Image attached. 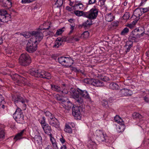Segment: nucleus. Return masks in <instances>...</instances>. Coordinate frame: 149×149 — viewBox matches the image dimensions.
<instances>
[{
    "label": "nucleus",
    "mask_w": 149,
    "mask_h": 149,
    "mask_svg": "<svg viewBox=\"0 0 149 149\" xmlns=\"http://www.w3.org/2000/svg\"><path fill=\"white\" fill-rule=\"evenodd\" d=\"M136 31H137L140 38L143 36L144 33V29L142 27H139V28H136Z\"/></svg>",
    "instance_id": "nucleus-24"
},
{
    "label": "nucleus",
    "mask_w": 149,
    "mask_h": 149,
    "mask_svg": "<svg viewBox=\"0 0 149 149\" xmlns=\"http://www.w3.org/2000/svg\"><path fill=\"white\" fill-rule=\"evenodd\" d=\"M70 39L72 40H73L75 41H78L79 40V39L77 38H76L75 36H72L70 37Z\"/></svg>",
    "instance_id": "nucleus-46"
},
{
    "label": "nucleus",
    "mask_w": 149,
    "mask_h": 149,
    "mask_svg": "<svg viewBox=\"0 0 149 149\" xmlns=\"http://www.w3.org/2000/svg\"><path fill=\"white\" fill-rule=\"evenodd\" d=\"M67 37H66L65 36L63 37L62 38H61L62 42L66 41L67 40Z\"/></svg>",
    "instance_id": "nucleus-55"
},
{
    "label": "nucleus",
    "mask_w": 149,
    "mask_h": 149,
    "mask_svg": "<svg viewBox=\"0 0 149 149\" xmlns=\"http://www.w3.org/2000/svg\"><path fill=\"white\" fill-rule=\"evenodd\" d=\"M141 0V2L140 5V6H142L143 3L146 2L147 1V0Z\"/></svg>",
    "instance_id": "nucleus-61"
},
{
    "label": "nucleus",
    "mask_w": 149,
    "mask_h": 149,
    "mask_svg": "<svg viewBox=\"0 0 149 149\" xmlns=\"http://www.w3.org/2000/svg\"><path fill=\"white\" fill-rule=\"evenodd\" d=\"M70 93L72 98H74L76 102L80 105L79 107H73L72 109V114L77 119L80 120L81 119V115L80 113L79 108L81 109L82 111L84 110V108L81 106L84 104V100L81 96L85 99L91 101V98L88 92L85 90H82L79 88L76 89L72 88L70 91Z\"/></svg>",
    "instance_id": "nucleus-1"
},
{
    "label": "nucleus",
    "mask_w": 149,
    "mask_h": 149,
    "mask_svg": "<svg viewBox=\"0 0 149 149\" xmlns=\"http://www.w3.org/2000/svg\"><path fill=\"white\" fill-rule=\"evenodd\" d=\"M4 98L3 97L2 95H0V105L2 104H3L5 102L4 101Z\"/></svg>",
    "instance_id": "nucleus-47"
},
{
    "label": "nucleus",
    "mask_w": 149,
    "mask_h": 149,
    "mask_svg": "<svg viewBox=\"0 0 149 149\" xmlns=\"http://www.w3.org/2000/svg\"><path fill=\"white\" fill-rule=\"evenodd\" d=\"M24 131V130H22L21 131L18 133L15 136L14 139L16 140V141H17L22 139V136Z\"/></svg>",
    "instance_id": "nucleus-26"
},
{
    "label": "nucleus",
    "mask_w": 149,
    "mask_h": 149,
    "mask_svg": "<svg viewBox=\"0 0 149 149\" xmlns=\"http://www.w3.org/2000/svg\"><path fill=\"white\" fill-rule=\"evenodd\" d=\"M42 127L43 128L45 133L51 136L52 134L51 133L52 131L50 126H49L48 124L45 125H42Z\"/></svg>",
    "instance_id": "nucleus-16"
},
{
    "label": "nucleus",
    "mask_w": 149,
    "mask_h": 149,
    "mask_svg": "<svg viewBox=\"0 0 149 149\" xmlns=\"http://www.w3.org/2000/svg\"><path fill=\"white\" fill-rule=\"evenodd\" d=\"M50 138V141L52 142V144L53 143H56V141L54 138L52 137V136Z\"/></svg>",
    "instance_id": "nucleus-54"
},
{
    "label": "nucleus",
    "mask_w": 149,
    "mask_h": 149,
    "mask_svg": "<svg viewBox=\"0 0 149 149\" xmlns=\"http://www.w3.org/2000/svg\"><path fill=\"white\" fill-rule=\"evenodd\" d=\"M29 73L35 77L41 78L49 79L51 78V74L43 70L32 68L29 71Z\"/></svg>",
    "instance_id": "nucleus-2"
},
{
    "label": "nucleus",
    "mask_w": 149,
    "mask_h": 149,
    "mask_svg": "<svg viewBox=\"0 0 149 149\" xmlns=\"http://www.w3.org/2000/svg\"><path fill=\"white\" fill-rule=\"evenodd\" d=\"M74 12L75 14L78 16H83L84 17L85 14L84 13H86V12H84L82 11H79L78 10L74 11Z\"/></svg>",
    "instance_id": "nucleus-32"
},
{
    "label": "nucleus",
    "mask_w": 149,
    "mask_h": 149,
    "mask_svg": "<svg viewBox=\"0 0 149 149\" xmlns=\"http://www.w3.org/2000/svg\"><path fill=\"white\" fill-rule=\"evenodd\" d=\"M105 19L106 21L108 22H110L112 21L113 18V16L110 13L108 14H106L105 16Z\"/></svg>",
    "instance_id": "nucleus-27"
},
{
    "label": "nucleus",
    "mask_w": 149,
    "mask_h": 149,
    "mask_svg": "<svg viewBox=\"0 0 149 149\" xmlns=\"http://www.w3.org/2000/svg\"><path fill=\"white\" fill-rule=\"evenodd\" d=\"M66 57H60L58 58V61L60 64L63 65L65 63L64 62L66 58Z\"/></svg>",
    "instance_id": "nucleus-34"
},
{
    "label": "nucleus",
    "mask_w": 149,
    "mask_h": 149,
    "mask_svg": "<svg viewBox=\"0 0 149 149\" xmlns=\"http://www.w3.org/2000/svg\"><path fill=\"white\" fill-rule=\"evenodd\" d=\"M74 19H68V21L69 22L71 23H73L74 22Z\"/></svg>",
    "instance_id": "nucleus-58"
},
{
    "label": "nucleus",
    "mask_w": 149,
    "mask_h": 149,
    "mask_svg": "<svg viewBox=\"0 0 149 149\" xmlns=\"http://www.w3.org/2000/svg\"><path fill=\"white\" fill-rule=\"evenodd\" d=\"M83 4L81 3H79V9H83Z\"/></svg>",
    "instance_id": "nucleus-62"
},
{
    "label": "nucleus",
    "mask_w": 149,
    "mask_h": 149,
    "mask_svg": "<svg viewBox=\"0 0 149 149\" xmlns=\"http://www.w3.org/2000/svg\"><path fill=\"white\" fill-rule=\"evenodd\" d=\"M144 100H145V101L147 102H148L149 101V100L148 98L146 97H144Z\"/></svg>",
    "instance_id": "nucleus-63"
},
{
    "label": "nucleus",
    "mask_w": 149,
    "mask_h": 149,
    "mask_svg": "<svg viewBox=\"0 0 149 149\" xmlns=\"http://www.w3.org/2000/svg\"><path fill=\"white\" fill-rule=\"evenodd\" d=\"M92 21L91 19H87L82 24L81 26L84 28L86 29L88 28L92 24Z\"/></svg>",
    "instance_id": "nucleus-21"
},
{
    "label": "nucleus",
    "mask_w": 149,
    "mask_h": 149,
    "mask_svg": "<svg viewBox=\"0 0 149 149\" xmlns=\"http://www.w3.org/2000/svg\"><path fill=\"white\" fill-rule=\"evenodd\" d=\"M84 82L86 84L93 85L97 87L102 86L104 85V82L102 80L93 79H85L84 80Z\"/></svg>",
    "instance_id": "nucleus-6"
},
{
    "label": "nucleus",
    "mask_w": 149,
    "mask_h": 149,
    "mask_svg": "<svg viewBox=\"0 0 149 149\" xmlns=\"http://www.w3.org/2000/svg\"><path fill=\"white\" fill-rule=\"evenodd\" d=\"M53 147L55 149H58V148L57 146L56 142L52 144Z\"/></svg>",
    "instance_id": "nucleus-53"
},
{
    "label": "nucleus",
    "mask_w": 149,
    "mask_h": 149,
    "mask_svg": "<svg viewBox=\"0 0 149 149\" xmlns=\"http://www.w3.org/2000/svg\"><path fill=\"white\" fill-rule=\"evenodd\" d=\"M24 103H22V105L23 107L22 109L23 110H25L26 107V105L25 104V103H27L29 101L26 99H24Z\"/></svg>",
    "instance_id": "nucleus-43"
},
{
    "label": "nucleus",
    "mask_w": 149,
    "mask_h": 149,
    "mask_svg": "<svg viewBox=\"0 0 149 149\" xmlns=\"http://www.w3.org/2000/svg\"><path fill=\"white\" fill-rule=\"evenodd\" d=\"M22 35L26 38H28L31 36H32V32H28L22 34Z\"/></svg>",
    "instance_id": "nucleus-39"
},
{
    "label": "nucleus",
    "mask_w": 149,
    "mask_h": 149,
    "mask_svg": "<svg viewBox=\"0 0 149 149\" xmlns=\"http://www.w3.org/2000/svg\"><path fill=\"white\" fill-rule=\"evenodd\" d=\"M39 120L41 125L42 127V125H45L47 124L46 123L45 118L44 116H42L40 120L39 119Z\"/></svg>",
    "instance_id": "nucleus-36"
},
{
    "label": "nucleus",
    "mask_w": 149,
    "mask_h": 149,
    "mask_svg": "<svg viewBox=\"0 0 149 149\" xmlns=\"http://www.w3.org/2000/svg\"><path fill=\"white\" fill-rule=\"evenodd\" d=\"M56 41H57L58 42H59L60 43H61V42H62L61 38L60 37H58L57 38Z\"/></svg>",
    "instance_id": "nucleus-59"
},
{
    "label": "nucleus",
    "mask_w": 149,
    "mask_h": 149,
    "mask_svg": "<svg viewBox=\"0 0 149 149\" xmlns=\"http://www.w3.org/2000/svg\"><path fill=\"white\" fill-rule=\"evenodd\" d=\"M60 149H67V147L66 146L63 145L61 146Z\"/></svg>",
    "instance_id": "nucleus-64"
},
{
    "label": "nucleus",
    "mask_w": 149,
    "mask_h": 149,
    "mask_svg": "<svg viewBox=\"0 0 149 149\" xmlns=\"http://www.w3.org/2000/svg\"><path fill=\"white\" fill-rule=\"evenodd\" d=\"M116 122L121 125H122L124 124L123 121L120 118L119 119L118 121L117 120Z\"/></svg>",
    "instance_id": "nucleus-49"
},
{
    "label": "nucleus",
    "mask_w": 149,
    "mask_h": 149,
    "mask_svg": "<svg viewBox=\"0 0 149 149\" xmlns=\"http://www.w3.org/2000/svg\"><path fill=\"white\" fill-rule=\"evenodd\" d=\"M37 41L33 40V39H30L29 40L26 45V50L29 53H33L35 52L37 48L38 43Z\"/></svg>",
    "instance_id": "nucleus-5"
},
{
    "label": "nucleus",
    "mask_w": 149,
    "mask_h": 149,
    "mask_svg": "<svg viewBox=\"0 0 149 149\" xmlns=\"http://www.w3.org/2000/svg\"><path fill=\"white\" fill-rule=\"evenodd\" d=\"M118 22L117 21H115L112 23V25L113 27H116L118 25Z\"/></svg>",
    "instance_id": "nucleus-50"
},
{
    "label": "nucleus",
    "mask_w": 149,
    "mask_h": 149,
    "mask_svg": "<svg viewBox=\"0 0 149 149\" xmlns=\"http://www.w3.org/2000/svg\"><path fill=\"white\" fill-rule=\"evenodd\" d=\"M8 3L9 6H11L12 4L11 0H0V4L1 6L3 7H7L8 8ZM9 7L8 8H10Z\"/></svg>",
    "instance_id": "nucleus-20"
},
{
    "label": "nucleus",
    "mask_w": 149,
    "mask_h": 149,
    "mask_svg": "<svg viewBox=\"0 0 149 149\" xmlns=\"http://www.w3.org/2000/svg\"><path fill=\"white\" fill-rule=\"evenodd\" d=\"M5 136V133L4 130L0 128V140L3 139Z\"/></svg>",
    "instance_id": "nucleus-38"
},
{
    "label": "nucleus",
    "mask_w": 149,
    "mask_h": 149,
    "mask_svg": "<svg viewBox=\"0 0 149 149\" xmlns=\"http://www.w3.org/2000/svg\"><path fill=\"white\" fill-rule=\"evenodd\" d=\"M96 139L100 142H106L107 136L106 134L100 130H97L96 131Z\"/></svg>",
    "instance_id": "nucleus-8"
},
{
    "label": "nucleus",
    "mask_w": 149,
    "mask_h": 149,
    "mask_svg": "<svg viewBox=\"0 0 149 149\" xmlns=\"http://www.w3.org/2000/svg\"><path fill=\"white\" fill-rule=\"evenodd\" d=\"M63 3V1L62 0H57L55 3V5L56 7L60 9V7H61Z\"/></svg>",
    "instance_id": "nucleus-35"
},
{
    "label": "nucleus",
    "mask_w": 149,
    "mask_h": 149,
    "mask_svg": "<svg viewBox=\"0 0 149 149\" xmlns=\"http://www.w3.org/2000/svg\"><path fill=\"white\" fill-rule=\"evenodd\" d=\"M24 116L22 110L18 108L16 109L13 114V117L15 120L16 121H20L19 123H21L24 121Z\"/></svg>",
    "instance_id": "nucleus-9"
},
{
    "label": "nucleus",
    "mask_w": 149,
    "mask_h": 149,
    "mask_svg": "<svg viewBox=\"0 0 149 149\" xmlns=\"http://www.w3.org/2000/svg\"><path fill=\"white\" fill-rule=\"evenodd\" d=\"M73 9H79V3L77 4H76L74 5L73 6Z\"/></svg>",
    "instance_id": "nucleus-51"
},
{
    "label": "nucleus",
    "mask_w": 149,
    "mask_h": 149,
    "mask_svg": "<svg viewBox=\"0 0 149 149\" xmlns=\"http://www.w3.org/2000/svg\"><path fill=\"white\" fill-rule=\"evenodd\" d=\"M102 105L105 107L108 106V102L107 100L105 99L103 100L102 101Z\"/></svg>",
    "instance_id": "nucleus-45"
},
{
    "label": "nucleus",
    "mask_w": 149,
    "mask_h": 149,
    "mask_svg": "<svg viewBox=\"0 0 149 149\" xmlns=\"http://www.w3.org/2000/svg\"><path fill=\"white\" fill-rule=\"evenodd\" d=\"M57 100L59 101L62 102H65V101L63 99V97L60 96L59 94H57L55 95L54 97Z\"/></svg>",
    "instance_id": "nucleus-31"
},
{
    "label": "nucleus",
    "mask_w": 149,
    "mask_h": 149,
    "mask_svg": "<svg viewBox=\"0 0 149 149\" xmlns=\"http://www.w3.org/2000/svg\"><path fill=\"white\" fill-rule=\"evenodd\" d=\"M64 130L65 132L70 134L72 133V128L70 127L68 124L65 125Z\"/></svg>",
    "instance_id": "nucleus-30"
},
{
    "label": "nucleus",
    "mask_w": 149,
    "mask_h": 149,
    "mask_svg": "<svg viewBox=\"0 0 149 149\" xmlns=\"http://www.w3.org/2000/svg\"><path fill=\"white\" fill-rule=\"evenodd\" d=\"M122 96H130L132 94L131 90L126 88H123L120 90L119 92Z\"/></svg>",
    "instance_id": "nucleus-17"
},
{
    "label": "nucleus",
    "mask_w": 149,
    "mask_h": 149,
    "mask_svg": "<svg viewBox=\"0 0 149 149\" xmlns=\"http://www.w3.org/2000/svg\"><path fill=\"white\" fill-rule=\"evenodd\" d=\"M132 117L134 119H141L143 117L141 115L137 112L134 113L132 114Z\"/></svg>",
    "instance_id": "nucleus-29"
},
{
    "label": "nucleus",
    "mask_w": 149,
    "mask_h": 149,
    "mask_svg": "<svg viewBox=\"0 0 149 149\" xmlns=\"http://www.w3.org/2000/svg\"><path fill=\"white\" fill-rule=\"evenodd\" d=\"M12 78L13 80L16 81L18 84L20 83H23L22 81L24 82L26 80V79L23 77L17 74L12 76Z\"/></svg>",
    "instance_id": "nucleus-14"
},
{
    "label": "nucleus",
    "mask_w": 149,
    "mask_h": 149,
    "mask_svg": "<svg viewBox=\"0 0 149 149\" xmlns=\"http://www.w3.org/2000/svg\"><path fill=\"white\" fill-rule=\"evenodd\" d=\"M61 136L62 137L60 139V141L62 143H63L65 142V140L62 135Z\"/></svg>",
    "instance_id": "nucleus-52"
},
{
    "label": "nucleus",
    "mask_w": 149,
    "mask_h": 149,
    "mask_svg": "<svg viewBox=\"0 0 149 149\" xmlns=\"http://www.w3.org/2000/svg\"><path fill=\"white\" fill-rule=\"evenodd\" d=\"M129 31V29L127 27H125L123 30L121 32L122 35H125L128 33Z\"/></svg>",
    "instance_id": "nucleus-40"
},
{
    "label": "nucleus",
    "mask_w": 149,
    "mask_h": 149,
    "mask_svg": "<svg viewBox=\"0 0 149 149\" xmlns=\"http://www.w3.org/2000/svg\"><path fill=\"white\" fill-rule=\"evenodd\" d=\"M97 10H90L88 12H86L84 14V17L88 18L91 20L96 18L98 15Z\"/></svg>",
    "instance_id": "nucleus-10"
},
{
    "label": "nucleus",
    "mask_w": 149,
    "mask_h": 149,
    "mask_svg": "<svg viewBox=\"0 0 149 149\" xmlns=\"http://www.w3.org/2000/svg\"><path fill=\"white\" fill-rule=\"evenodd\" d=\"M11 16L6 10H0V22H7L10 20Z\"/></svg>",
    "instance_id": "nucleus-7"
},
{
    "label": "nucleus",
    "mask_w": 149,
    "mask_h": 149,
    "mask_svg": "<svg viewBox=\"0 0 149 149\" xmlns=\"http://www.w3.org/2000/svg\"><path fill=\"white\" fill-rule=\"evenodd\" d=\"M32 2L31 0H22L21 2L22 3H27Z\"/></svg>",
    "instance_id": "nucleus-48"
},
{
    "label": "nucleus",
    "mask_w": 149,
    "mask_h": 149,
    "mask_svg": "<svg viewBox=\"0 0 149 149\" xmlns=\"http://www.w3.org/2000/svg\"><path fill=\"white\" fill-rule=\"evenodd\" d=\"M96 1V0H89L88 3L89 4H91L94 3Z\"/></svg>",
    "instance_id": "nucleus-57"
},
{
    "label": "nucleus",
    "mask_w": 149,
    "mask_h": 149,
    "mask_svg": "<svg viewBox=\"0 0 149 149\" xmlns=\"http://www.w3.org/2000/svg\"><path fill=\"white\" fill-rule=\"evenodd\" d=\"M149 9V7H146V8H139V7H138L137 8H136L135 9Z\"/></svg>",
    "instance_id": "nucleus-60"
},
{
    "label": "nucleus",
    "mask_w": 149,
    "mask_h": 149,
    "mask_svg": "<svg viewBox=\"0 0 149 149\" xmlns=\"http://www.w3.org/2000/svg\"><path fill=\"white\" fill-rule=\"evenodd\" d=\"M61 43H60L57 41H56L55 42L54 45L53 46V47L57 48H58L59 46H61Z\"/></svg>",
    "instance_id": "nucleus-42"
},
{
    "label": "nucleus",
    "mask_w": 149,
    "mask_h": 149,
    "mask_svg": "<svg viewBox=\"0 0 149 149\" xmlns=\"http://www.w3.org/2000/svg\"><path fill=\"white\" fill-rule=\"evenodd\" d=\"M139 18H140L138 17L136 18L134 21L132 22L130 24H128L127 25V26L130 28V29H132L135 26V25L137 23V22L139 20Z\"/></svg>",
    "instance_id": "nucleus-25"
},
{
    "label": "nucleus",
    "mask_w": 149,
    "mask_h": 149,
    "mask_svg": "<svg viewBox=\"0 0 149 149\" xmlns=\"http://www.w3.org/2000/svg\"><path fill=\"white\" fill-rule=\"evenodd\" d=\"M130 14L129 12H126L123 17V19L125 20V21H126L127 20L129 19L130 17Z\"/></svg>",
    "instance_id": "nucleus-37"
},
{
    "label": "nucleus",
    "mask_w": 149,
    "mask_h": 149,
    "mask_svg": "<svg viewBox=\"0 0 149 149\" xmlns=\"http://www.w3.org/2000/svg\"><path fill=\"white\" fill-rule=\"evenodd\" d=\"M64 63L63 65L67 67H70L74 63V61L71 58L66 57Z\"/></svg>",
    "instance_id": "nucleus-19"
},
{
    "label": "nucleus",
    "mask_w": 149,
    "mask_h": 149,
    "mask_svg": "<svg viewBox=\"0 0 149 149\" xmlns=\"http://www.w3.org/2000/svg\"><path fill=\"white\" fill-rule=\"evenodd\" d=\"M136 31V29L132 31L128 38L129 40H131L134 42H138L139 38H140L138 33L137 31Z\"/></svg>",
    "instance_id": "nucleus-11"
},
{
    "label": "nucleus",
    "mask_w": 149,
    "mask_h": 149,
    "mask_svg": "<svg viewBox=\"0 0 149 149\" xmlns=\"http://www.w3.org/2000/svg\"><path fill=\"white\" fill-rule=\"evenodd\" d=\"M89 36V33L88 31L84 32L81 35V36L84 38H87Z\"/></svg>",
    "instance_id": "nucleus-41"
},
{
    "label": "nucleus",
    "mask_w": 149,
    "mask_h": 149,
    "mask_svg": "<svg viewBox=\"0 0 149 149\" xmlns=\"http://www.w3.org/2000/svg\"><path fill=\"white\" fill-rule=\"evenodd\" d=\"M52 89L54 91H55L57 92L61 93H65L67 94L68 93V92L66 91V92H64L65 90H63V89L58 86L55 85H51Z\"/></svg>",
    "instance_id": "nucleus-15"
},
{
    "label": "nucleus",
    "mask_w": 149,
    "mask_h": 149,
    "mask_svg": "<svg viewBox=\"0 0 149 149\" xmlns=\"http://www.w3.org/2000/svg\"><path fill=\"white\" fill-rule=\"evenodd\" d=\"M19 62L21 65L23 66L29 65L31 63L30 56L27 53L22 54L19 58Z\"/></svg>",
    "instance_id": "nucleus-4"
},
{
    "label": "nucleus",
    "mask_w": 149,
    "mask_h": 149,
    "mask_svg": "<svg viewBox=\"0 0 149 149\" xmlns=\"http://www.w3.org/2000/svg\"><path fill=\"white\" fill-rule=\"evenodd\" d=\"M34 139L35 141H36L37 143L40 144L42 143V138L40 135L38 134L36 135L34 137Z\"/></svg>",
    "instance_id": "nucleus-23"
},
{
    "label": "nucleus",
    "mask_w": 149,
    "mask_h": 149,
    "mask_svg": "<svg viewBox=\"0 0 149 149\" xmlns=\"http://www.w3.org/2000/svg\"><path fill=\"white\" fill-rule=\"evenodd\" d=\"M42 112L45 114V116L49 119H51L54 116V115L51 113L49 111L44 110L42 111Z\"/></svg>",
    "instance_id": "nucleus-22"
},
{
    "label": "nucleus",
    "mask_w": 149,
    "mask_h": 149,
    "mask_svg": "<svg viewBox=\"0 0 149 149\" xmlns=\"http://www.w3.org/2000/svg\"><path fill=\"white\" fill-rule=\"evenodd\" d=\"M126 42L125 47L126 48L125 52L127 53L130 51V48L132 47L133 44V42L132 40H129Z\"/></svg>",
    "instance_id": "nucleus-18"
},
{
    "label": "nucleus",
    "mask_w": 149,
    "mask_h": 149,
    "mask_svg": "<svg viewBox=\"0 0 149 149\" xmlns=\"http://www.w3.org/2000/svg\"><path fill=\"white\" fill-rule=\"evenodd\" d=\"M110 88L113 90L118 89L119 88V86L116 83H110L109 85Z\"/></svg>",
    "instance_id": "nucleus-28"
},
{
    "label": "nucleus",
    "mask_w": 149,
    "mask_h": 149,
    "mask_svg": "<svg viewBox=\"0 0 149 149\" xmlns=\"http://www.w3.org/2000/svg\"><path fill=\"white\" fill-rule=\"evenodd\" d=\"M48 122L49 124L52 126L56 128L59 127V123L58 120L54 116L51 119H49Z\"/></svg>",
    "instance_id": "nucleus-13"
},
{
    "label": "nucleus",
    "mask_w": 149,
    "mask_h": 149,
    "mask_svg": "<svg viewBox=\"0 0 149 149\" xmlns=\"http://www.w3.org/2000/svg\"><path fill=\"white\" fill-rule=\"evenodd\" d=\"M50 27L49 26L47 28H38L37 31H32V36L33 37V38H31L30 39H33V40L34 41L35 40L37 41L36 43L38 44L41 40L42 39L43 37V33L41 31L42 30H46L49 29Z\"/></svg>",
    "instance_id": "nucleus-3"
},
{
    "label": "nucleus",
    "mask_w": 149,
    "mask_h": 149,
    "mask_svg": "<svg viewBox=\"0 0 149 149\" xmlns=\"http://www.w3.org/2000/svg\"><path fill=\"white\" fill-rule=\"evenodd\" d=\"M134 14H136L135 15V16L136 17V18L138 17H139L141 16L142 15V12L141 10H134Z\"/></svg>",
    "instance_id": "nucleus-33"
},
{
    "label": "nucleus",
    "mask_w": 149,
    "mask_h": 149,
    "mask_svg": "<svg viewBox=\"0 0 149 149\" xmlns=\"http://www.w3.org/2000/svg\"><path fill=\"white\" fill-rule=\"evenodd\" d=\"M12 99L13 100L16 104H17L21 103V105H22V103L24 102V98L22 97L19 94H16L13 96Z\"/></svg>",
    "instance_id": "nucleus-12"
},
{
    "label": "nucleus",
    "mask_w": 149,
    "mask_h": 149,
    "mask_svg": "<svg viewBox=\"0 0 149 149\" xmlns=\"http://www.w3.org/2000/svg\"><path fill=\"white\" fill-rule=\"evenodd\" d=\"M120 116H118V115H116V116L115 117H114V120L115 121V122H117V121L118 120H119V119L120 118Z\"/></svg>",
    "instance_id": "nucleus-56"
},
{
    "label": "nucleus",
    "mask_w": 149,
    "mask_h": 149,
    "mask_svg": "<svg viewBox=\"0 0 149 149\" xmlns=\"http://www.w3.org/2000/svg\"><path fill=\"white\" fill-rule=\"evenodd\" d=\"M64 29V27H63L62 29H58L56 33V34L57 35H59L61 34L64 31L63 29Z\"/></svg>",
    "instance_id": "nucleus-44"
}]
</instances>
